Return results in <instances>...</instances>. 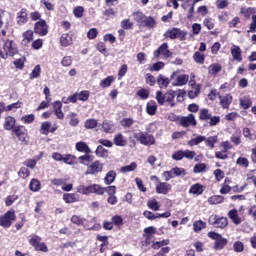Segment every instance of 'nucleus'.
<instances>
[{"label":"nucleus","mask_w":256,"mask_h":256,"mask_svg":"<svg viewBox=\"0 0 256 256\" xmlns=\"http://www.w3.org/2000/svg\"><path fill=\"white\" fill-rule=\"evenodd\" d=\"M165 102L170 105V107H175V97H177V93L175 91H169L165 94Z\"/></svg>","instance_id":"21"},{"label":"nucleus","mask_w":256,"mask_h":256,"mask_svg":"<svg viewBox=\"0 0 256 256\" xmlns=\"http://www.w3.org/2000/svg\"><path fill=\"white\" fill-rule=\"evenodd\" d=\"M29 189H30V191H33L34 193H37V191H41V181L33 178L30 181Z\"/></svg>","instance_id":"27"},{"label":"nucleus","mask_w":256,"mask_h":256,"mask_svg":"<svg viewBox=\"0 0 256 256\" xmlns=\"http://www.w3.org/2000/svg\"><path fill=\"white\" fill-rule=\"evenodd\" d=\"M147 207L152 211H159V209H161V205L159 204V201H157L156 199L148 200Z\"/></svg>","instance_id":"38"},{"label":"nucleus","mask_w":256,"mask_h":256,"mask_svg":"<svg viewBox=\"0 0 256 256\" xmlns=\"http://www.w3.org/2000/svg\"><path fill=\"white\" fill-rule=\"evenodd\" d=\"M71 223H73L74 225H78V226H81V225H84L85 224V219L84 218H81L77 215H73L71 217Z\"/></svg>","instance_id":"61"},{"label":"nucleus","mask_w":256,"mask_h":256,"mask_svg":"<svg viewBox=\"0 0 256 256\" xmlns=\"http://www.w3.org/2000/svg\"><path fill=\"white\" fill-rule=\"evenodd\" d=\"M217 136H210V137H205V144L207 147H210V149H215V143H217Z\"/></svg>","instance_id":"44"},{"label":"nucleus","mask_w":256,"mask_h":256,"mask_svg":"<svg viewBox=\"0 0 256 256\" xmlns=\"http://www.w3.org/2000/svg\"><path fill=\"white\" fill-rule=\"evenodd\" d=\"M207 169L205 163H199L194 166V173H203Z\"/></svg>","instance_id":"63"},{"label":"nucleus","mask_w":256,"mask_h":256,"mask_svg":"<svg viewBox=\"0 0 256 256\" xmlns=\"http://www.w3.org/2000/svg\"><path fill=\"white\" fill-rule=\"evenodd\" d=\"M63 201H65V203H76V201H79V198L77 197V194L66 193L63 195Z\"/></svg>","instance_id":"35"},{"label":"nucleus","mask_w":256,"mask_h":256,"mask_svg":"<svg viewBox=\"0 0 256 256\" xmlns=\"http://www.w3.org/2000/svg\"><path fill=\"white\" fill-rule=\"evenodd\" d=\"M189 193L192 195H203V185L199 183L193 184L189 189Z\"/></svg>","instance_id":"25"},{"label":"nucleus","mask_w":256,"mask_h":256,"mask_svg":"<svg viewBox=\"0 0 256 256\" xmlns=\"http://www.w3.org/2000/svg\"><path fill=\"white\" fill-rule=\"evenodd\" d=\"M77 193L82 195H91V193H96V195H104L105 190L99 184H92L89 186L80 185L77 187Z\"/></svg>","instance_id":"1"},{"label":"nucleus","mask_w":256,"mask_h":256,"mask_svg":"<svg viewBox=\"0 0 256 256\" xmlns=\"http://www.w3.org/2000/svg\"><path fill=\"white\" fill-rule=\"evenodd\" d=\"M205 141V136H197L196 138H193L188 141L189 147H195V145H199L200 143H203Z\"/></svg>","instance_id":"46"},{"label":"nucleus","mask_w":256,"mask_h":256,"mask_svg":"<svg viewBox=\"0 0 256 256\" xmlns=\"http://www.w3.org/2000/svg\"><path fill=\"white\" fill-rule=\"evenodd\" d=\"M76 151H79V153H85L86 155H89L91 153V148H89L86 142H77Z\"/></svg>","instance_id":"20"},{"label":"nucleus","mask_w":256,"mask_h":256,"mask_svg":"<svg viewBox=\"0 0 256 256\" xmlns=\"http://www.w3.org/2000/svg\"><path fill=\"white\" fill-rule=\"evenodd\" d=\"M15 123H17V120L13 116H7L4 119L3 128L5 131H13V129L17 126H15Z\"/></svg>","instance_id":"16"},{"label":"nucleus","mask_w":256,"mask_h":256,"mask_svg":"<svg viewBox=\"0 0 256 256\" xmlns=\"http://www.w3.org/2000/svg\"><path fill=\"white\" fill-rule=\"evenodd\" d=\"M178 31L179 28H172L170 30H167L164 34V37H168L169 39H177Z\"/></svg>","instance_id":"52"},{"label":"nucleus","mask_w":256,"mask_h":256,"mask_svg":"<svg viewBox=\"0 0 256 256\" xmlns=\"http://www.w3.org/2000/svg\"><path fill=\"white\" fill-rule=\"evenodd\" d=\"M41 77V66L36 65L29 75V79H37Z\"/></svg>","instance_id":"50"},{"label":"nucleus","mask_w":256,"mask_h":256,"mask_svg":"<svg viewBox=\"0 0 256 256\" xmlns=\"http://www.w3.org/2000/svg\"><path fill=\"white\" fill-rule=\"evenodd\" d=\"M156 100L158 105H165V94L161 91L156 92Z\"/></svg>","instance_id":"62"},{"label":"nucleus","mask_w":256,"mask_h":256,"mask_svg":"<svg viewBox=\"0 0 256 256\" xmlns=\"http://www.w3.org/2000/svg\"><path fill=\"white\" fill-rule=\"evenodd\" d=\"M205 227H207V224L202 220H198L193 223V229L195 233H199V231H201L202 229H205Z\"/></svg>","instance_id":"47"},{"label":"nucleus","mask_w":256,"mask_h":256,"mask_svg":"<svg viewBox=\"0 0 256 256\" xmlns=\"http://www.w3.org/2000/svg\"><path fill=\"white\" fill-rule=\"evenodd\" d=\"M233 249L235 253H243V251L245 250V246L243 245V242L236 241L233 244Z\"/></svg>","instance_id":"56"},{"label":"nucleus","mask_w":256,"mask_h":256,"mask_svg":"<svg viewBox=\"0 0 256 256\" xmlns=\"http://www.w3.org/2000/svg\"><path fill=\"white\" fill-rule=\"evenodd\" d=\"M201 93V86L197 85L192 90L188 92V97L190 99H195Z\"/></svg>","instance_id":"54"},{"label":"nucleus","mask_w":256,"mask_h":256,"mask_svg":"<svg viewBox=\"0 0 256 256\" xmlns=\"http://www.w3.org/2000/svg\"><path fill=\"white\" fill-rule=\"evenodd\" d=\"M230 53L234 61H237L238 63H241V61H243V51H241V47L233 45L230 49Z\"/></svg>","instance_id":"12"},{"label":"nucleus","mask_w":256,"mask_h":256,"mask_svg":"<svg viewBox=\"0 0 256 256\" xmlns=\"http://www.w3.org/2000/svg\"><path fill=\"white\" fill-rule=\"evenodd\" d=\"M132 16L134 21H136V23H138V25L141 27L145 21V17H146L145 14H143V12L138 11V12H134Z\"/></svg>","instance_id":"34"},{"label":"nucleus","mask_w":256,"mask_h":256,"mask_svg":"<svg viewBox=\"0 0 256 256\" xmlns=\"http://www.w3.org/2000/svg\"><path fill=\"white\" fill-rule=\"evenodd\" d=\"M162 55L163 59H169L173 55L171 51H169V44L163 43L156 51H154L153 56L158 59L159 56Z\"/></svg>","instance_id":"7"},{"label":"nucleus","mask_w":256,"mask_h":256,"mask_svg":"<svg viewBox=\"0 0 256 256\" xmlns=\"http://www.w3.org/2000/svg\"><path fill=\"white\" fill-rule=\"evenodd\" d=\"M120 27L126 30L133 29V22L130 19H124L120 22Z\"/></svg>","instance_id":"60"},{"label":"nucleus","mask_w":256,"mask_h":256,"mask_svg":"<svg viewBox=\"0 0 256 256\" xmlns=\"http://www.w3.org/2000/svg\"><path fill=\"white\" fill-rule=\"evenodd\" d=\"M77 157L71 155V154H65L62 158L63 163L66 165H75Z\"/></svg>","instance_id":"43"},{"label":"nucleus","mask_w":256,"mask_h":256,"mask_svg":"<svg viewBox=\"0 0 256 256\" xmlns=\"http://www.w3.org/2000/svg\"><path fill=\"white\" fill-rule=\"evenodd\" d=\"M50 129H51V122L49 121L43 122L40 127L41 135H49Z\"/></svg>","instance_id":"45"},{"label":"nucleus","mask_w":256,"mask_h":256,"mask_svg":"<svg viewBox=\"0 0 256 256\" xmlns=\"http://www.w3.org/2000/svg\"><path fill=\"white\" fill-rule=\"evenodd\" d=\"M114 144H116L117 147H125V145H127L125 138H123V134H117L114 137Z\"/></svg>","instance_id":"41"},{"label":"nucleus","mask_w":256,"mask_h":256,"mask_svg":"<svg viewBox=\"0 0 256 256\" xmlns=\"http://www.w3.org/2000/svg\"><path fill=\"white\" fill-rule=\"evenodd\" d=\"M67 119H70L69 125L71 127H77L79 125V119L77 118V113L70 112L67 115Z\"/></svg>","instance_id":"37"},{"label":"nucleus","mask_w":256,"mask_h":256,"mask_svg":"<svg viewBox=\"0 0 256 256\" xmlns=\"http://www.w3.org/2000/svg\"><path fill=\"white\" fill-rule=\"evenodd\" d=\"M15 219V210L7 211L4 215L0 216V227H4V229L9 228L13 225V221H15Z\"/></svg>","instance_id":"4"},{"label":"nucleus","mask_w":256,"mask_h":256,"mask_svg":"<svg viewBox=\"0 0 256 256\" xmlns=\"http://www.w3.org/2000/svg\"><path fill=\"white\" fill-rule=\"evenodd\" d=\"M135 137L138 139V141H140L141 145H155V137L149 133H139Z\"/></svg>","instance_id":"8"},{"label":"nucleus","mask_w":256,"mask_h":256,"mask_svg":"<svg viewBox=\"0 0 256 256\" xmlns=\"http://www.w3.org/2000/svg\"><path fill=\"white\" fill-rule=\"evenodd\" d=\"M247 33H256V15L252 16V22Z\"/></svg>","instance_id":"64"},{"label":"nucleus","mask_w":256,"mask_h":256,"mask_svg":"<svg viewBox=\"0 0 256 256\" xmlns=\"http://www.w3.org/2000/svg\"><path fill=\"white\" fill-rule=\"evenodd\" d=\"M180 125L182 127H195L197 125V120H195V115L189 114L188 116H183L180 119Z\"/></svg>","instance_id":"11"},{"label":"nucleus","mask_w":256,"mask_h":256,"mask_svg":"<svg viewBox=\"0 0 256 256\" xmlns=\"http://www.w3.org/2000/svg\"><path fill=\"white\" fill-rule=\"evenodd\" d=\"M146 111L148 115H155L157 113V103L155 101H150L146 105Z\"/></svg>","instance_id":"36"},{"label":"nucleus","mask_w":256,"mask_h":256,"mask_svg":"<svg viewBox=\"0 0 256 256\" xmlns=\"http://www.w3.org/2000/svg\"><path fill=\"white\" fill-rule=\"evenodd\" d=\"M52 107L54 109V113H55L57 119L62 120L65 118V114L63 113V110H62L63 104L61 103V101L53 102Z\"/></svg>","instance_id":"15"},{"label":"nucleus","mask_w":256,"mask_h":256,"mask_svg":"<svg viewBox=\"0 0 256 256\" xmlns=\"http://www.w3.org/2000/svg\"><path fill=\"white\" fill-rule=\"evenodd\" d=\"M171 187V184L167 182H158L156 184V193H158L159 195H167V193L171 191Z\"/></svg>","instance_id":"13"},{"label":"nucleus","mask_w":256,"mask_h":256,"mask_svg":"<svg viewBox=\"0 0 256 256\" xmlns=\"http://www.w3.org/2000/svg\"><path fill=\"white\" fill-rule=\"evenodd\" d=\"M34 33L40 35L41 37H45V35L49 33V26L47 25V22L43 19L36 22L34 25Z\"/></svg>","instance_id":"6"},{"label":"nucleus","mask_w":256,"mask_h":256,"mask_svg":"<svg viewBox=\"0 0 256 256\" xmlns=\"http://www.w3.org/2000/svg\"><path fill=\"white\" fill-rule=\"evenodd\" d=\"M22 37H23L22 45H29V43H31V41L33 40V31L28 30V31L24 32Z\"/></svg>","instance_id":"33"},{"label":"nucleus","mask_w":256,"mask_h":256,"mask_svg":"<svg viewBox=\"0 0 256 256\" xmlns=\"http://www.w3.org/2000/svg\"><path fill=\"white\" fill-rule=\"evenodd\" d=\"M102 128L105 133H113L115 126L109 121H104L102 123Z\"/></svg>","instance_id":"51"},{"label":"nucleus","mask_w":256,"mask_h":256,"mask_svg":"<svg viewBox=\"0 0 256 256\" xmlns=\"http://www.w3.org/2000/svg\"><path fill=\"white\" fill-rule=\"evenodd\" d=\"M208 221L217 229H225V227L228 225V220L226 217H217V215L210 216Z\"/></svg>","instance_id":"5"},{"label":"nucleus","mask_w":256,"mask_h":256,"mask_svg":"<svg viewBox=\"0 0 256 256\" xmlns=\"http://www.w3.org/2000/svg\"><path fill=\"white\" fill-rule=\"evenodd\" d=\"M157 84L160 87V89H167V87H169V78L163 76V74L158 75L157 78Z\"/></svg>","instance_id":"22"},{"label":"nucleus","mask_w":256,"mask_h":256,"mask_svg":"<svg viewBox=\"0 0 256 256\" xmlns=\"http://www.w3.org/2000/svg\"><path fill=\"white\" fill-rule=\"evenodd\" d=\"M116 177H117V172H115V171H113V170H110V171L106 174V176H105V178H104V183H105L106 185H111V183H113V182L115 181Z\"/></svg>","instance_id":"28"},{"label":"nucleus","mask_w":256,"mask_h":256,"mask_svg":"<svg viewBox=\"0 0 256 256\" xmlns=\"http://www.w3.org/2000/svg\"><path fill=\"white\" fill-rule=\"evenodd\" d=\"M229 183H231V179L226 178L220 188L221 195H227V193H231L232 188H231V186H229Z\"/></svg>","instance_id":"26"},{"label":"nucleus","mask_w":256,"mask_h":256,"mask_svg":"<svg viewBox=\"0 0 256 256\" xmlns=\"http://www.w3.org/2000/svg\"><path fill=\"white\" fill-rule=\"evenodd\" d=\"M85 129H95L97 127V120L96 119H87L84 123Z\"/></svg>","instance_id":"57"},{"label":"nucleus","mask_w":256,"mask_h":256,"mask_svg":"<svg viewBox=\"0 0 256 256\" xmlns=\"http://www.w3.org/2000/svg\"><path fill=\"white\" fill-rule=\"evenodd\" d=\"M189 81V75L183 74L177 77L176 83H173L174 87H183V85H187Z\"/></svg>","instance_id":"24"},{"label":"nucleus","mask_w":256,"mask_h":256,"mask_svg":"<svg viewBox=\"0 0 256 256\" xmlns=\"http://www.w3.org/2000/svg\"><path fill=\"white\" fill-rule=\"evenodd\" d=\"M219 99L223 109H229L231 103H233V96L231 94L219 96Z\"/></svg>","instance_id":"17"},{"label":"nucleus","mask_w":256,"mask_h":256,"mask_svg":"<svg viewBox=\"0 0 256 256\" xmlns=\"http://www.w3.org/2000/svg\"><path fill=\"white\" fill-rule=\"evenodd\" d=\"M161 69H165V63L164 62H156L150 66V71H161Z\"/></svg>","instance_id":"58"},{"label":"nucleus","mask_w":256,"mask_h":256,"mask_svg":"<svg viewBox=\"0 0 256 256\" xmlns=\"http://www.w3.org/2000/svg\"><path fill=\"white\" fill-rule=\"evenodd\" d=\"M41 241H42V239L40 236L32 235L31 239L29 240V243L35 249L41 243Z\"/></svg>","instance_id":"59"},{"label":"nucleus","mask_w":256,"mask_h":256,"mask_svg":"<svg viewBox=\"0 0 256 256\" xmlns=\"http://www.w3.org/2000/svg\"><path fill=\"white\" fill-rule=\"evenodd\" d=\"M193 59L195 63H198L199 65H203V63H205V54L201 52H195L193 55Z\"/></svg>","instance_id":"49"},{"label":"nucleus","mask_w":256,"mask_h":256,"mask_svg":"<svg viewBox=\"0 0 256 256\" xmlns=\"http://www.w3.org/2000/svg\"><path fill=\"white\" fill-rule=\"evenodd\" d=\"M208 237H210V239H214V249L216 251H221V249H225L227 246V238H223L219 233L209 232Z\"/></svg>","instance_id":"3"},{"label":"nucleus","mask_w":256,"mask_h":256,"mask_svg":"<svg viewBox=\"0 0 256 256\" xmlns=\"http://www.w3.org/2000/svg\"><path fill=\"white\" fill-rule=\"evenodd\" d=\"M137 169V163L132 162L131 164L121 167V173H130L131 171H135Z\"/></svg>","instance_id":"53"},{"label":"nucleus","mask_w":256,"mask_h":256,"mask_svg":"<svg viewBox=\"0 0 256 256\" xmlns=\"http://www.w3.org/2000/svg\"><path fill=\"white\" fill-rule=\"evenodd\" d=\"M239 104L242 109H249V107H251L253 103L251 102V98H249L248 96H243L240 97Z\"/></svg>","instance_id":"31"},{"label":"nucleus","mask_w":256,"mask_h":256,"mask_svg":"<svg viewBox=\"0 0 256 256\" xmlns=\"http://www.w3.org/2000/svg\"><path fill=\"white\" fill-rule=\"evenodd\" d=\"M228 217L229 219H231L232 223H234V225H241L242 221L241 217H239V213L237 212V210L232 209L228 212Z\"/></svg>","instance_id":"19"},{"label":"nucleus","mask_w":256,"mask_h":256,"mask_svg":"<svg viewBox=\"0 0 256 256\" xmlns=\"http://www.w3.org/2000/svg\"><path fill=\"white\" fill-rule=\"evenodd\" d=\"M60 45L62 47H69L70 45H73V36L70 34H62L60 37Z\"/></svg>","instance_id":"18"},{"label":"nucleus","mask_w":256,"mask_h":256,"mask_svg":"<svg viewBox=\"0 0 256 256\" xmlns=\"http://www.w3.org/2000/svg\"><path fill=\"white\" fill-rule=\"evenodd\" d=\"M79 163L89 167V163H91V156L89 154L82 155L78 158Z\"/></svg>","instance_id":"55"},{"label":"nucleus","mask_w":256,"mask_h":256,"mask_svg":"<svg viewBox=\"0 0 256 256\" xmlns=\"http://www.w3.org/2000/svg\"><path fill=\"white\" fill-rule=\"evenodd\" d=\"M155 25H157L155 18L151 16H146L144 18V22L141 25V27H147L148 29H155Z\"/></svg>","instance_id":"23"},{"label":"nucleus","mask_w":256,"mask_h":256,"mask_svg":"<svg viewBox=\"0 0 256 256\" xmlns=\"http://www.w3.org/2000/svg\"><path fill=\"white\" fill-rule=\"evenodd\" d=\"M12 133L16 134V137H18L19 141L27 145V129L23 126H16L13 130Z\"/></svg>","instance_id":"10"},{"label":"nucleus","mask_w":256,"mask_h":256,"mask_svg":"<svg viewBox=\"0 0 256 256\" xmlns=\"http://www.w3.org/2000/svg\"><path fill=\"white\" fill-rule=\"evenodd\" d=\"M8 24H9V14L5 10L0 8V29L4 25H8Z\"/></svg>","instance_id":"30"},{"label":"nucleus","mask_w":256,"mask_h":256,"mask_svg":"<svg viewBox=\"0 0 256 256\" xmlns=\"http://www.w3.org/2000/svg\"><path fill=\"white\" fill-rule=\"evenodd\" d=\"M103 171V163L100 161H94L87 167L85 175H97V173H101Z\"/></svg>","instance_id":"9"},{"label":"nucleus","mask_w":256,"mask_h":256,"mask_svg":"<svg viewBox=\"0 0 256 256\" xmlns=\"http://www.w3.org/2000/svg\"><path fill=\"white\" fill-rule=\"evenodd\" d=\"M225 201V197L221 195H214L208 198L209 205H219V203H223Z\"/></svg>","instance_id":"32"},{"label":"nucleus","mask_w":256,"mask_h":256,"mask_svg":"<svg viewBox=\"0 0 256 256\" xmlns=\"http://www.w3.org/2000/svg\"><path fill=\"white\" fill-rule=\"evenodd\" d=\"M171 173L174 174V177H185V175H187V171L185 170V168L179 167L172 168Z\"/></svg>","instance_id":"42"},{"label":"nucleus","mask_w":256,"mask_h":256,"mask_svg":"<svg viewBox=\"0 0 256 256\" xmlns=\"http://www.w3.org/2000/svg\"><path fill=\"white\" fill-rule=\"evenodd\" d=\"M223 69L221 64H211L208 68V73L210 75H217V73H220V71Z\"/></svg>","instance_id":"40"},{"label":"nucleus","mask_w":256,"mask_h":256,"mask_svg":"<svg viewBox=\"0 0 256 256\" xmlns=\"http://www.w3.org/2000/svg\"><path fill=\"white\" fill-rule=\"evenodd\" d=\"M97 157H102L103 159H107L109 157V150L103 148V146L99 145L95 151Z\"/></svg>","instance_id":"39"},{"label":"nucleus","mask_w":256,"mask_h":256,"mask_svg":"<svg viewBox=\"0 0 256 256\" xmlns=\"http://www.w3.org/2000/svg\"><path fill=\"white\" fill-rule=\"evenodd\" d=\"M3 51L0 50V57L1 59H7V57H13V55H17V45L13 40H6L4 42Z\"/></svg>","instance_id":"2"},{"label":"nucleus","mask_w":256,"mask_h":256,"mask_svg":"<svg viewBox=\"0 0 256 256\" xmlns=\"http://www.w3.org/2000/svg\"><path fill=\"white\" fill-rule=\"evenodd\" d=\"M213 115L211 114V112L206 109L203 108L199 111V119L200 121H209L211 119Z\"/></svg>","instance_id":"29"},{"label":"nucleus","mask_w":256,"mask_h":256,"mask_svg":"<svg viewBox=\"0 0 256 256\" xmlns=\"http://www.w3.org/2000/svg\"><path fill=\"white\" fill-rule=\"evenodd\" d=\"M113 81H115V77L108 76L100 82V87L103 89H106V87H111V83H113Z\"/></svg>","instance_id":"48"},{"label":"nucleus","mask_w":256,"mask_h":256,"mask_svg":"<svg viewBox=\"0 0 256 256\" xmlns=\"http://www.w3.org/2000/svg\"><path fill=\"white\" fill-rule=\"evenodd\" d=\"M29 21V17L27 16V9L22 8L21 11L17 13L16 23L18 25H25Z\"/></svg>","instance_id":"14"}]
</instances>
